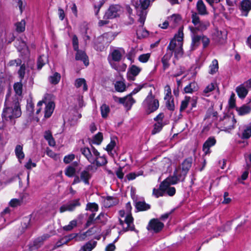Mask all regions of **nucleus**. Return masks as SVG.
<instances>
[{"label": "nucleus", "mask_w": 251, "mask_h": 251, "mask_svg": "<svg viewBox=\"0 0 251 251\" xmlns=\"http://www.w3.org/2000/svg\"><path fill=\"white\" fill-rule=\"evenodd\" d=\"M183 28L181 27L178 29V32L172 39L167 47L168 52L162 58V63L163 66V69L166 70L169 66V61L174 53L176 58H179L183 55Z\"/></svg>", "instance_id": "1"}, {"label": "nucleus", "mask_w": 251, "mask_h": 251, "mask_svg": "<svg viewBox=\"0 0 251 251\" xmlns=\"http://www.w3.org/2000/svg\"><path fill=\"white\" fill-rule=\"evenodd\" d=\"M22 112L19 102L17 99H15L10 102L6 99L4 107L1 114L2 121L13 125L15 120L21 116Z\"/></svg>", "instance_id": "2"}, {"label": "nucleus", "mask_w": 251, "mask_h": 251, "mask_svg": "<svg viewBox=\"0 0 251 251\" xmlns=\"http://www.w3.org/2000/svg\"><path fill=\"white\" fill-rule=\"evenodd\" d=\"M132 206L130 202L126 203L125 210H121L119 212L120 224L122 226L124 231L128 230L133 231L135 229L133 224V218L132 216L131 211Z\"/></svg>", "instance_id": "3"}, {"label": "nucleus", "mask_w": 251, "mask_h": 251, "mask_svg": "<svg viewBox=\"0 0 251 251\" xmlns=\"http://www.w3.org/2000/svg\"><path fill=\"white\" fill-rule=\"evenodd\" d=\"M81 153L92 164L97 166H101L107 163V160L103 156H100V152L94 147L91 149L88 148H83L81 150Z\"/></svg>", "instance_id": "4"}, {"label": "nucleus", "mask_w": 251, "mask_h": 251, "mask_svg": "<svg viewBox=\"0 0 251 251\" xmlns=\"http://www.w3.org/2000/svg\"><path fill=\"white\" fill-rule=\"evenodd\" d=\"M191 19L194 26H189L191 32H203L210 26L209 22L207 20H201L198 14L196 12H192Z\"/></svg>", "instance_id": "5"}, {"label": "nucleus", "mask_w": 251, "mask_h": 251, "mask_svg": "<svg viewBox=\"0 0 251 251\" xmlns=\"http://www.w3.org/2000/svg\"><path fill=\"white\" fill-rule=\"evenodd\" d=\"M236 121L232 116L224 115L216 123V127L221 130L229 132L234 128Z\"/></svg>", "instance_id": "6"}, {"label": "nucleus", "mask_w": 251, "mask_h": 251, "mask_svg": "<svg viewBox=\"0 0 251 251\" xmlns=\"http://www.w3.org/2000/svg\"><path fill=\"white\" fill-rule=\"evenodd\" d=\"M191 37L192 42L190 48L192 50H195L197 48L200 46L201 41L204 48L207 47L209 44V39L203 34H198L197 32H191Z\"/></svg>", "instance_id": "7"}, {"label": "nucleus", "mask_w": 251, "mask_h": 251, "mask_svg": "<svg viewBox=\"0 0 251 251\" xmlns=\"http://www.w3.org/2000/svg\"><path fill=\"white\" fill-rule=\"evenodd\" d=\"M143 106L148 114L153 112L159 107V102L152 95L151 92H150L146 99L143 101Z\"/></svg>", "instance_id": "8"}, {"label": "nucleus", "mask_w": 251, "mask_h": 251, "mask_svg": "<svg viewBox=\"0 0 251 251\" xmlns=\"http://www.w3.org/2000/svg\"><path fill=\"white\" fill-rule=\"evenodd\" d=\"M79 200V199H75L62 205L59 208L60 212L63 213L67 211H73L75 210L76 207L81 205Z\"/></svg>", "instance_id": "9"}, {"label": "nucleus", "mask_w": 251, "mask_h": 251, "mask_svg": "<svg viewBox=\"0 0 251 251\" xmlns=\"http://www.w3.org/2000/svg\"><path fill=\"white\" fill-rule=\"evenodd\" d=\"M121 8V6L118 4L111 5L106 12L103 19H113L119 16Z\"/></svg>", "instance_id": "10"}, {"label": "nucleus", "mask_w": 251, "mask_h": 251, "mask_svg": "<svg viewBox=\"0 0 251 251\" xmlns=\"http://www.w3.org/2000/svg\"><path fill=\"white\" fill-rule=\"evenodd\" d=\"M164 227V224L157 219H153L150 222L147 228L149 230L153 231L154 232H158Z\"/></svg>", "instance_id": "11"}, {"label": "nucleus", "mask_w": 251, "mask_h": 251, "mask_svg": "<svg viewBox=\"0 0 251 251\" xmlns=\"http://www.w3.org/2000/svg\"><path fill=\"white\" fill-rule=\"evenodd\" d=\"M142 69L135 65H131L129 66L127 73V78L129 80H134L135 77L140 73Z\"/></svg>", "instance_id": "12"}, {"label": "nucleus", "mask_w": 251, "mask_h": 251, "mask_svg": "<svg viewBox=\"0 0 251 251\" xmlns=\"http://www.w3.org/2000/svg\"><path fill=\"white\" fill-rule=\"evenodd\" d=\"M118 101L122 103L128 110L130 109L132 105L135 103V100L133 99L132 96L129 94L124 98H118Z\"/></svg>", "instance_id": "13"}, {"label": "nucleus", "mask_w": 251, "mask_h": 251, "mask_svg": "<svg viewBox=\"0 0 251 251\" xmlns=\"http://www.w3.org/2000/svg\"><path fill=\"white\" fill-rule=\"evenodd\" d=\"M155 0H139L134 2V5L137 9L146 10Z\"/></svg>", "instance_id": "14"}, {"label": "nucleus", "mask_w": 251, "mask_h": 251, "mask_svg": "<svg viewBox=\"0 0 251 251\" xmlns=\"http://www.w3.org/2000/svg\"><path fill=\"white\" fill-rule=\"evenodd\" d=\"M216 143V140L213 137H209L203 145L202 150L205 155L210 153V148L214 146Z\"/></svg>", "instance_id": "15"}, {"label": "nucleus", "mask_w": 251, "mask_h": 251, "mask_svg": "<svg viewBox=\"0 0 251 251\" xmlns=\"http://www.w3.org/2000/svg\"><path fill=\"white\" fill-rule=\"evenodd\" d=\"M171 27L175 28L177 26L181 21V17L178 14H174L168 18Z\"/></svg>", "instance_id": "16"}, {"label": "nucleus", "mask_w": 251, "mask_h": 251, "mask_svg": "<svg viewBox=\"0 0 251 251\" xmlns=\"http://www.w3.org/2000/svg\"><path fill=\"white\" fill-rule=\"evenodd\" d=\"M124 53V50L122 49L114 50L109 55L108 58H110L112 61L118 62L121 60Z\"/></svg>", "instance_id": "17"}, {"label": "nucleus", "mask_w": 251, "mask_h": 251, "mask_svg": "<svg viewBox=\"0 0 251 251\" xmlns=\"http://www.w3.org/2000/svg\"><path fill=\"white\" fill-rule=\"evenodd\" d=\"M242 14L247 16L249 12L251 10V0H242L241 3Z\"/></svg>", "instance_id": "18"}, {"label": "nucleus", "mask_w": 251, "mask_h": 251, "mask_svg": "<svg viewBox=\"0 0 251 251\" xmlns=\"http://www.w3.org/2000/svg\"><path fill=\"white\" fill-rule=\"evenodd\" d=\"M75 50L76 51L75 59L82 61L85 66H88L89 65V60L86 53L84 51L79 50L78 49Z\"/></svg>", "instance_id": "19"}, {"label": "nucleus", "mask_w": 251, "mask_h": 251, "mask_svg": "<svg viewBox=\"0 0 251 251\" xmlns=\"http://www.w3.org/2000/svg\"><path fill=\"white\" fill-rule=\"evenodd\" d=\"M198 15H206L208 14L206 7L202 0H199L196 4Z\"/></svg>", "instance_id": "20"}, {"label": "nucleus", "mask_w": 251, "mask_h": 251, "mask_svg": "<svg viewBox=\"0 0 251 251\" xmlns=\"http://www.w3.org/2000/svg\"><path fill=\"white\" fill-rule=\"evenodd\" d=\"M167 188V186L165 185L164 183L162 182L160 184L159 188L158 189L154 188L153 189L152 194L156 198L163 196Z\"/></svg>", "instance_id": "21"}, {"label": "nucleus", "mask_w": 251, "mask_h": 251, "mask_svg": "<svg viewBox=\"0 0 251 251\" xmlns=\"http://www.w3.org/2000/svg\"><path fill=\"white\" fill-rule=\"evenodd\" d=\"M218 113L215 111L213 108H209L207 110L204 120H207V122L214 121L217 118Z\"/></svg>", "instance_id": "22"}, {"label": "nucleus", "mask_w": 251, "mask_h": 251, "mask_svg": "<svg viewBox=\"0 0 251 251\" xmlns=\"http://www.w3.org/2000/svg\"><path fill=\"white\" fill-rule=\"evenodd\" d=\"M236 92L240 99H244L248 93V89L242 84L236 87Z\"/></svg>", "instance_id": "23"}, {"label": "nucleus", "mask_w": 251, "mask_h": 251, "mask_svg": "<svg viewBox=\"0 0 251 251\" xmlns=\"http://www.w3.org/2000/svg\"><path fill=\"white\" fill-rule=\"evenodd\" d=\"M180 181V176H176V174L174 173L173 176L167 177L162 182L167 186V188L171 184H175Z\"/></svg>", "instance_id": "24"}, {"label": "nucleus", "mask_w": 251, "mask_h": 251, "mask_svg": "<svg viewBox=\"0 0 251 251\" xmlns=\"http://www.w3.org/2000/svg\"><path fill=\"white\" fill-rule=\"evenodd\" d=\"M251 137V122L244 126L241 138L243 139H248Z\"/></svg>", "instance_id": "25"}, {"label": "nucleus", "mask_w": 251, "mask_h": 251, "mask_svg": "<svg viewBox=\"0 0 251 251\" xmlns=\"http://www.w3.org/2000/svg\"><path fill=\"white\" fill-rule=\"evenodd\" d=\"M118 203V200L116 198L107 196L103 200V205L105 207H110Z\"/></svg>", "instance_id": "26"}, {"label": "nucleus", "mask_w": 251, "mask_h": 251, "mask_svg": "<svg viewBox=\"0 0 251 251\" xmlns=\"http://www.w3.org/2000/svg\"><path fill=\"white\" fill-rule=\"evenodd\" d=\"M236 110L239 115L243 116L251 112V107L249 105L244 104L241 107H237Z\"/></svg>", "instance_id": "27"}, {"label": "nucleus", "mask_w": 251, "mask_h": 251, "mask_svg": "<svg viewBox=\"0 0 251 251\" xmlns=\"http://www.w3.org/2000/svg\"><path fill=\"white\" fill-rule=\"evenodd\" d=\"M91 176V174L88 170H83L80 174L81 181L87 185L89 184V180Z\"/></svg>", "instance_id": "28"}, {"label": "nucleus", "mask_w": 251, "mask_h": 251, "mask_svg": "<svg viewBox=\"0 0 251 251\" xmlns=\"http://www.w3.org/2000/svg\"><path fill=\"white\" fill-rule=\"evenodd\" d=\"M54 108V104L53 102H49L46 104L44 113L45 117L49 118L50 117Z\"/></svg>", "instance_id": "29"}, {"label": "nucleus", "mask_w": 251, "mask_h": 251, "mask_svg": "<svg viewBox=\"0 0 251 251\" xmlns=\"http://www.w3.org/2000/svg\"><path fill=\"white\" fill-rule=\"evenodd\" d=\"M198 86L195 82H192L187 85L184 88V91L186 93H192L193 92L197 91Z\"/></svg>", "instance_id": "30"}, {"label": "nucleus", "mask_w": 251, "mask_h": 251, "mask_svg": "<svg viewBox=\"0 0 251 251\" xmlns=\"http://www.w3.org/2000/svg\"><path fill=\"white\" fill-rule=\"evenodd\" d=\"M49 237L50 235L49 234H45L41 237L37 238L34 241V246H35L36 248H39L43 245L44 241L47 240Z\"/></svg>", "instance_id": "31"}, {"label": "nucleus", "mask_w": 251, "mask_h": 251, "mask_svg": "<svg viewBox=\"0 0 251 251\" xmlns=\"http://www.w3.org/2000/svg\"><path fill=\"white\" fill-rule=\"evenodd\" d=\"M136 208L139 211H145L150 209V205L144 201H139L136 203Z\"/></svg>", "instance_id": "32"}, {"label": "nucleus", "mask_w": 251, "mask_h": 251, "mask_svg": "<svg viewBox=\"0 0 251 251\" xmlns=\"http://www.w3.org/2000/svg\"><path fill=\"white\" fill-rule=\"evenodd\" d=\"M216 84L214 83H211L208 84L203 90L202 95L205 97H208L210 95V93L216 88Z\"/></svg>", "instance_id": "33"}, {"label": "nucleus", "mask_w": 251, "mask_h": 251, "mask_svg": "<svg viewBox=\"0 0 251 251\" xmlns=\"http://www.w3.org/2000/svg\"><path fill=\"white\" fill-rule=\"evenodd\" d=\"M192 159L188 158L185 159L182 163L181 170L184 174H187L188 170L191 167Z\"/></svg>", "instance_id": "34"}, {"label": "nucleus", "mask_w": 251, "mask_h": 251, "mask_svg": "<svg viewBox=\"0 0 251 251\" xmlns=\"http://www.w3.org/2000/svg\"><path fill=\"white\" fill-rule=\"evenodd\" d=\"M23 150V146L20 145H17L15 149L16 156L20 161L23 159L25 157V154Z\"/></svg>", "instance_id": "35"}, {"label": "nucleus", "mask_w": 251, "mask_h": 251, "mask_svg": "<svg viewBox=\"0 0 251 251\" xmlns=\"http://www.w3.org/2000/svg\"><path fill=\"white\" fill-rule=\"evenodd\" d=\"M136 35L138 38H143L148 36L149 32L144 29L143 26H140L139 28L136 31Z\"/></svg>", "instance_id": "36"}, {"label": "nucleus", "mask_w": 251, "mask_h": 251, "mask_svg": "<svg viewBox=\"0 0 251 251\" xmlns=\"http://www.w3.org/2000/svg\"><path fill=\"white\" fill-rule=\"evenodd\" d=\"M75 86L77 88H79L81 86H83V90L85 91H87V86L85 80L84 78H77L75 81Z\"/></svg>", "instance_id": "37"}, {"label": "nucleus", "mask_w": 251, "mask_h": 251, "mask_svg": "<svg viewBox=\"0 0 251 251\" xmlns=\"http://www.w3.org/2000/svg\"><path fill=\"white\" fill-rule=\"evenodd\" d=\"M219 66L217 60L214 59L211 64L209 66V73L211 75L215 74L218 70Z\"/></svg>", "instance_id": "38"}, {"label": "nucleus", "mask_w": 251, "mask_h": 251, "mask_svg": "<svg viewBox=\"0 0 251 251\" xmlns=\"http://www.w3.org/2000/svg\"><path fill=\"white\" fill-rule=\"evenodd\" d=\"M60 75L58 73H55L49 77L50 82L52 84H57L60 80Z\"/></svg>", "instance_id": "39"}, {"label": "nucleus", "mask_w": 251, "mask_h": 251, "mask_svg": "<svg viewBox=\"0 0 251 251\" xmlns=\"http://www.w3.org/2000/svg\"><path fill=\"white\" fill-rule=\"evenodd\" d=\"M16 30L18 32H22L25 30V21L22 20L20 22L15 24Z\"/></svg>", "instance_id": "40"}, {"label": "nucleus", "mask_w": 251, "mask_h": 251, "mask_svg": "<svg viewBox=\"0 0 251 251\" xmlns=\"http://www.w3.org/2000/svg\"><path fill=\"white\" fill-rule=\"evenodd\" d=\"M75 168L72 166H68L65 170V174L69 177L74 176H75Z\"/></svg>", "instance_id": "41"}, {"label": "nucleus", "mask_w": 251, "mask_h": 251, "mask_svg": "<svg viewBox=\"0 0 251 251\" xmlns=\"http://www.w3.org/2000/svg\"><path fill=\"white\" fill-rule=\"evenodd\" d=\"M139 17L138 21L140 23V26H143L147 16V12L144 10H140L138 14Z\"/></svg>", "instance_id": "42"}, {"label": "nucleus", "mask_w": 251, "mask_h": 251, "mask_svg": "<svg viewBox=\"0 0 251 251\" xmlns=\"http://www.w3.org/2000/svg\"><path fill=\"white\" fill-rule=\"evenodd\" d=\"M100 112L102 117L103 118H106L110 112L109 106L106 104H103L100 107Z\"/></svg>", "instance_id": "43"}, {"label": "nucleus", "mask_w": 251, "mask_h": 251, "mask_svg": "<svg viewBox=\"0 0 251 251\" xmlns=\"http://www.w3.org/2000/svg\"><path fill=\"white\" fill-rule=\"evenodd\" d=\"M96 244L97 242L96 241L88 242L81 247V250L83 251H91L95 247Z\"/></svg>", "instance_id": "44"}, {"label": "nucleus", "mask_w": 251, "mask_h": 251, "mask_svg": "<svg viewBox=\"0 0 251 251\" xmlns=\"http://www.w3.org/2000/svg\"><path fill=\"white\" fill-rule=\"evenodd\" d=\"M165 125V124L164 123H156L153 126V128L151 131L152 134H155L159 132Z\"/></svg>", "instance_id": "45"}, {"label": "nucleus", "mask_w": 251, "mask_h": 251, "mask_svg": "<svg viewBox=\"0 0 251 251\" xmlns=\"http://www.w3.org/2000/svg\"><path fill=\"white\" fill-rule=\"evenodd\" d=\"M115 88L117 91L122 92L126 90V85L124 82L118 81L115 83Z\"/></svg>", "instance_id": "46"}, {"label": "nucleus", "mask_w": 251, "mask_h": 251, "mask_svg": "<svg viewBox=\"0 0 251 251\" xmlns=\"http://www.w3.org/2000/svg\"><path fill=\"white\" fill-rule=\"evenodd\" d=\"M99 209V206L95 202H89L87 204L86 207V210H89L92 212H96Z\"/></svg>", "instance_id": "47"}, {"label": "nucleus", "mask_w": 251, "mask_h": 251, "mask_svg": "<svg viewBox=\"0 0 251 251\" xmlns=\"http://www.w3.org/2000/svg\"><path fill=\"white\" fill-rule=\"evenodd\" d=\"M190 100L191 98L190 97H185L184 99L182 100L180 106V111L181 112L184 111L187 107Z\"/></svg>", "instance_id": "48"}, {"label": "nucleus", "mask_w": 251, "mask_h": 251, "mask_svg": "<svg viewBox=\"0 0 251 251\" xmlns=\"http://www.w3.org/2000/svg\"><path fill=\"white\" fill-rule=\"evenodd\" d=\"M103 139V135L101 132H99L96 134L93 138V143L95 144L100 145Z\"/></svg>", "instance_id": "49"}, {"label": "nucleus", "mask_w": 251, "mask_h": 251, "mask_svg": "<svg viewBox=\"0 0 251 251\" xmlns=\"http://www.w3.org/2000/svg\"><path fill=\"white\" fill-rule=\"evenodd\" d=\"M76 225L77 221L76 220H74L71 221L68 225L63 226V229L65 231H71L75 227Z\"/></svg>", "instance_id": "50"}, {"label": "nucleus", "mask_w": 251, "mask_h": 251, "mask_svg": "<svg viewBox=\"0 0 251 251\" xmlns=\"http://www.w3.org/2000/svg\"><path fill=\"white\" fill-rule=\"evenodd\" d=\"M107 220V215L103 213H101L95 218L97 223H104Z\"/></svg>", "instance_id": "51"}, {"label": "nucleus", "mask_w": 251, "mask_h": 251, "mask_svg": "<svg viewBox=\"0 0 251 251\" xmlns=\"http://www.w3.org/2000/svg\"><path fill=\"white\" fill-rule=\"evenodd\" d=\"M23 85L21 82H17L14 85V89L17 95L20 96L22 93Z\"/></svg>", "instance_id": "52"}, {"label": "nucleus", "mask_w": 251, "mask_h": 251, "mask_svg": "<svg viewBox=\"0 0 251 251\" xmlns=\"http://www.w3.org/2000/svg\"><path fill=\"white\" fill-rule=\"evenodd\" d=\"M46 61V57L45 55H41L38 58L37 61V67L39 70H40L44 65Z\"/></svg>", "instance_id": "53"}, {"label": "nucleus", "mask_w": 251, "mask_h": 251, "mask_svg": "<svg viewBox=\"0 0 251 251\" xmlns=\"http://www.w3.org/2000/svg\"><path fill=\"white\" fill-rule=\"evenodd\" d=\"M151 54L149 53L143 54L139 56L138 60L142 63H146L149 59Z\"/></svg>", "instance_id": "54"}, {"label": "nucleus", "mask_w": 251, "mask_h": 251, "mask_svg": "<svg viewBox=\"0 0 251 251\" xmlns=\"http://www.w3.org/2000/svg\"><path fill=\"white\" fill-rule=\"evenodd\" d=\"M166 100V106L170 110H174L175 105L173 99H165Z\"/></svg>", "instance_id": "55"}, {"label": "nucleus", "mask_w": 251, "mask_h": 251, "mask_svg": "<svg viewBox=\"0 0 251 251\" xmlns=\"http://www.w3.org/2000/svg\"><path fill=\"white\" fill-rule=\"evenodd\" d=\"M165 95L164 99H172L171 89L169 85H167L165 87Z\"/></svg>", "instance_id": "56"}, {"label": "nucleus", "mask_w": 251, "mask_h": 251, "mask_svg": "<svg viewBox=\"0 0 251 251\" xmlns=\"http://www.w3.org/2000/svg\"><path fill=\"white\" fill-rule=\"evenodd\" d=\"M21 201L19 199H13L9 202V205L12 207H16L22 205Z\"/></svg>", "instance_id": "57"}, {"label": "nucleus", "mask_w": 251, "mask_h": 251, "mask_svg": "<svg viewBox=\"0 0 251 251\" xmlns=\"http://www.w3.org/2000/svg\"><path fill=\"white\" fill-rule=\"evenodd\" d=\"M46 153L49 157L53 158L54 160H56L58 158V154L55 153L54 152H53L52 150H51L49 148L47 149Z\"/></svg>", "instance_id": "58"}, {"label": "nucleus", "mask_w": 251, "mask_h": 251, "mask_svg": "<svg viewBox=\"0 0 251 251\" xmlns=\"http://www.w3.org/2000/svg\"><path fill=\"white\" fill-rule=\"evenodd\" d=\"M26 110L29 115H31L34 111V104L31 101H28L26 104Z\"/></svg>", "instance_id": "59"}, {"label": "nucleus", "mask_w": 251, "mask_h": 251, "mask_svg": "<svg viewBox=\"0 0 251 251\" xmlns=\"http://www.w3.org/2000/svg\"><path fill=\"white\" fill-rule=\"evenodd\" d=\"M19 200L21 201V203L25 204L26 202H28L29 200V196L27 194L25 193L22 195L20 198H19Z\"/></svg>", "instance_id": "60"}, {"label": "nucleus", "mask_w": 251, "mask_h": 251, "mask_svg": "<svg viewBox=\"0 0 251 251\" xmlns=\"http://www.w3.org/2000/svg\"><path fill=\"white\" fill-rule=\"evenodd\" d=\"M174 173L176 174V176H180V181H183L186 175V174H184V173L182 172V170H181L180 168L176 169Z\"/></svg>", "instance_id": "61"}, {"label": "nucleus", "mask_w": 251, "mask_h": 251, "mask_svg": "<svg viewBox=\"0 0 251 251\" xmlns=\"http://www.w3.org/2000/svg\"><path fill=\"white\" fill-rule=\"evenodd\" d=\"M95 217V214L94 213H92L89 216L87 221V223L86 224V226L87 227L90 226L92 224H93L94 223L95 221H96Z\"/></svg>", "instance_id": "62"}, {"label": "nucleus", "mask_w": 251, "mask_h": 251, "mask_svg": "<svg viewBox=\"0 0 251 251\" xmlns=\"http://www.w3.org/2000/svg\"><path fill=\"white\" fill-rule=\"evenodd\" d=\"M235 95L234 93H232L229 99L228 103L229 106L230 108H233L235 106Z\"/></svg>", "instance_id": "63"}, {"label": "nucleus", "mask_w": 251, "mask_h": 251, "mask_svg": "<svg viewBox=\"0 0 251 251\" xmlns=\"http://www.w3.org/2000/svg\"><path fill=\"white\" fill-rule=\"evenodd\" d=\"M75 156L73 154L66 155L64 158V162L66 164H68L75 159Z\"/></svg>", "instance_id": "64"}]
</instances>
